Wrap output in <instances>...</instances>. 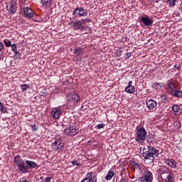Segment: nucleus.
Instances as JSON below:
<instances>
[{
	"mask_svg": "<svg viewBox=\"0 0 182 182\" xmlns=\"http://www.w3.org/2000/svg\"><path fill=\"white\" fill-rule=\"evenodd\" d=\"M132 56V53H127V57L130 58Z\"/></svg>",
	"mask_w": 182,
	"mask_h": 182,
	"instance_id": "41",
	"label": "nucleus"
},
{
	"mask_svg": "<svg viewBox=\"0 0 182 182\" xmlns=\"http://www.w3.org/2000/svg\"><path fill=\"white\" fill-rule=\"evenodd\" d=\"M74 18H77V16L83 17L87 15V10L82 7H77L73 12Z\"/></svg>",
	"mask_w": 182,
	"mask_h": 182,
	"instance_id": "8",
	"label": "nucleus"
},
{
	"mask_svg": "<svg viewBox=\"0 0 182 182\" xmlns=\"http://www.w3.org/2000/svg\"><path fill=\"white\" fill-rule=\"evenodd\" d=\"M82 50H83V49H82V48H75L74 53L75 55H77V56H79V55H80V53H82Z\"/></svg>",
	"mask_w": 182,
	"mask_h": 182,
	"instance_id": "31",
	"label": "nucleus"
},
{
	"mask_svg": "<svg viewBox=\"0 0 182 182\" xmlns=\"http://www.w3.org/2000/svg\"><path fill=\"white\" fill-rule=\"evenodd\" d=\"M2 104V102H1V101H0V105Z\"/></svg>",
	"mask_w": 182,
	"mask_h": 182,
	"instance_id": "49",
	"label": "nucleus"
},
{
	"mask_svg": "<svg viewBox=\"0 0 182 182\" xmlns=\"http://www.w3.org/2000/svg\"><path fill=\"white\" fill-rule=\"evenodd\" d=\"M143 157L145 160H152V161H154L155 159L153 154H151L149 149L143 152Z\"/></svg>",
	"mask_w": 182,
	"mask_h": 182,
	"instance_id": "16",
	"label": "nucleus"
},
{
	"mask_svg": "<svg viewBox=\"0 0 182 182\" xmlns=\"http://www.w3.org/2000/svg\"><path fill=\"white\" fill-rule=\"evenodd\" d=\"M181 88V87H178L177 89L180 90Z\"/></svg>",
	"mask_w": 182,
	"mask_h": 182,
	"instance_id": "48",
	"label": "nucleus"
},
{
	"mask_svg": "<svg viewBox=\"0 0 182 182\" xmlns=\"http://www.w3.org/2000/svg\"><path fill=\"white\" fill-rule=\"evenodd\" d=\"M141 177L153 181V173L151 172V171L149 170L147 168H144Z\"/></svg>",
	"mask_w": 182,
	"mask_h": 182,
	"instance_id": "13",
	"label": "nucleus"
},
{
	"mask_svg": "<svg viewBox=\"0 0 182 182\" xmlns=\"http://www.w3.org/2000/svg\"><path fill=\"white\" fill-rule=\"evenodd\" d=\"M135 141L137 143H144L146 138L147 137V131L144 127H136V130L134 134Z\"/></svg>",
	"mask_w": 182,
	"mask_h": 182,
	"instance_id": "2",
	"label": "nucleus"
},
{
	"mask_svg": "<svg viewBox=\"0 0 182 182\" xmlns=\"http://www.w3.org/2000/svg\"><path fill=\"white\" fill-rule=\"evenodd\" d=\"M146 105L149 110H156L157 108V102L154 100H147Z\"/></svg>",
	"mask_w": 182,
	"mask_h": 182,
	"instance_id": "11",
	"label": "nucleus"
},
{
	"mask_svg": "<svg viewBox=\"0 0 182 182\" xmlns=\"http://www.w3.org/2000/svg\"><path fill=\"white\" fill-rule=\"evenodd\" d=\"M24 14L26 18H32L33 16V10L29 7H26L24 9Z\"/></svg>",
	"mask_w": 182,
	"mask_h": 182,
	"instance_id": "19",
	"label": "nucleus"
},
{
	"mask_svg": "<svg viewBox=\"0 0 182 182\" xmlns=\"http://www.w3.org/2000/svg\"><path fill=\"white\" fill-rule=\"evenodd\" d=\"M177 87V82L174 80H168L166 84V90L169 95L176 90Z\"/></svg>",
	"mask_w": 182,
	"mask_h": 182,
	"instance_id": "9",
	"label": "nucleus"
},
{
	"mask_svg": "<svg viewBox=\"0 0 182 182\" xmlns=\"http://www.w3.org/2000/svg\"><path fill=\"white\" fill-rule=\"evenodd\" d=\"M131 166L133 170H137L140 168V165H139L138 164H136L135 162H132Z\"/></svg>",
	"mask_w": 182,
	"mask_h": 182,
	"instance_id": "32",
	"label": "nucleus"
},
{
	"mask_svg": "<svg viewBox=\"0 0 182 182\" xmlns=\"http://www.w3.org/2000/svg\"><path fill=\"white\" fill-rule=\"evenodd\" d=\"M65 112V105H60L55 107H53L51 109L50 114L53 119L55 120H59L60 119V116Z\"/></svg>",
	"mask_w": 182,
	"mask_h": 182,
	"instance_id": "6",
	"label": "nucleus"
},
{
	"mask_svg": "<svg viewBox=\"0 0 182 182\" xmlns=\"http://www.w3.org/2000/svg\"><path fill=\"white\" fill-rule=\"evenodd\" d=\"M171 96L173 97H178V99H182V92L179 90H175L172 93H171Z\"/></svg>",
	"mask_w": 182,
	"mask_h": 182,
	"instance_id": "21",
	"label": "nucleus"
},
{
	"mask_svg": "<svg viewBox=\"0 0 182 182\" xmlns=\"http://www.w3.org/2000/svg\"><path fill=\"white\" fill-rule=\"evenodd\" d=\"M148 150L149 151V152L153 154V156L156 158V157H159V154H160V151H159V149H156V147L154 146H148Z\"/></svg>",
	"mask_w": 182,
	"mask_h": 182,
	"instance_id": "18",
	"label": "nucleus"
},
{
	"mask_svg": "<svg viewBox=\"0 0 182 182\" xmlns=\"http://www.w3.org/2000/svg\"><path fill=\"white\" fill-rule=\"evenodd\" d=\"M4 48V43L0 42V60H1V59H2V50H3Z\"/></svg>",
	"mask_w": 182,
	"mask_h": 182,
	"instance_id": "34",
	"label": "nucleus"
},
{
	"mask_svg": "<svg viewBox=\"0 0 182 182\" xmlns=\"http://www.w3.org/2000/svg\"><path fill=\"white\" fill-rule=\"evenodd\" d=\"M180 106H178V105H174L173 107H172V112H173V114L175 115H177L178 114V112H180Z\"/></svg>",
	"mask_w": 182,
	"mask_h": 182,
	"instance_id": "24",
	"label": "nucleus"
},
{
	"mask_svg": "<svg viewBox=\"0 0 182 182\" xmlns=\"http://www.w3.org/2000/svg\"><path fill=\"white\" fill-rule=\"evenodd\" d=\"M40 180H41V181H45V179H43V177L42 176L40 178Z\"/></svg>",
	"mask_w": 182,
	"mask_h": 182,
	"instance_id": "44",
	"label": "nucleus"
},
{
	"mask_svg": "<svg viewBox=\"0 0 182 182\" xmlns=\"http://www.w3.org/2000/svg\"><path fill=\"white\" fill-rule=\"evenodd\" d=\"M90 21V18H82L79 21H72L70 23L75 31H80L82 32L87 28V26L85 25L86 23H89Z\"/></svg>",
	"mask_w": 182,
	"mask_h": 182,
	"instance_id": "3",
	"label": "nucleus"
},
{
	"mask_svg": "<svg viewBox=\"0 0 182 182\" xmlns=\"http://www.w3.org/2000/svg\"><path fill=\"white\" fill-rule=\"evenodd\" d=\"M168 175L166 179V182H174V173H173V171L169 170L168 171Z\"/></svg>",
	"mask_w": 182,
	"mask_h": 182,
	"instance_id": "22",
	"label": "nucleus"
},
{
	"mask_svg": "<svg viewBox=\"0 0 182 182\" xmlns=\"http://www.w3.org/2000/svg\"><path fill=\"white\" fill-rule=\"evenodd\" d=\"M161 97H162V99H163L164 100H167V98L166 97V96H162Z\"/></svg>",
	"mask_w": 182,
	"mask_h": 182,
	"instance_id": "43",
	"label": "nucleus"
},
{
	"mask_svg": "<svg viewBox=\"0 0 182 182\" xmlns=\"http://www.w3.org/2000/svg\"><path fill=\"white\" fill-rule=\"evenodd\" d=\"M64 133L66 136L73 137V136H76L79 133V128L75 125H70L64 130Z\"/></svg>",
	"mask_w": 182,
	"mask_h": 182,
	"instance_id": "7",
	"label": "nucleus"
},
{
	"mask_svg": "<svg viewBox=\"0 0 182 182\" xmlns=\"http://www.w3.org/2000/svg\"><path fill=\"white\" fill-rule=\"evenodd\" d=\"M14 163L21 173H23V174L28 173V166H26L25 161L21 159V156L17 155L14 157Z\"/></svg>",
	"mask_w": 182,
	"mask_h": 182,
	"instance_id": "5",
	"label": "nucleus"
},
{
	"mask_svg": "<svg viewBox=\"0 0 182 182\" xmlns=\"http://www.w3.org/2000/svg\"><path fill=\"white\" fill-rule=\"evenodd\" d=\"M71 164L73 166H80V159H74L73 161H71Z\"/></svg>",
	"mask_w": 182,
	"mask_h": 182,
	"instance_id": "29",
	"label": "nucleus"
},
{
	"mask_svg": "<svg viewBox=\"0 0 182 182\" xmlns=\"http://www.w3.org/2000/svg\"><path fill=\"white\" fill-rule=\"evenodd\" d=\"M139 182H152L153 181L151 179H149L147 178H144V176H141L138 179Z\"/></svg>",
	"mask_w": 182,
	"mask_h": 182,
	"instance_id": "27",
	"label": "nucleus"
},
{
	"mask_svg": "<svg viewBox=\"0 0 182 182\" xmlns=\"http://www.w3.org/2000/svg\"><path fill=\"white\" fill-rule=\"evenodd\" d=\"M133 84L132 80H129L128 82V86L125 87V92L129 93V95H133L136 92V88L134 86L132 85Z\"/></svg>",
	"mask_w": 182,
	"mask_h": 182,
	"instance_id": "14",
	"label": "nucleus"
},
{
	"mask_svg": "<svg viewBox=\"0 0 182 182\" xmlns=\"http://www.w3.org/2000/svg\"><path fill=\"white\" fill-rule=\"evenodd\" d=\"M26 164H27L28 169V168H36L38 167V164L33 161H26Z\"/></svg>",
	"mask_w": 182,
	"mask_h": 182,
	"instance_id": "20",
	"label": "nucleus"
},
{
	"mask_svg": "<svg viewBox=\"0 0 182 182\" xmlns=\"http://www.w3.org/2000/svg\"><path fill=\"white\" fill-rule=\"evenodd\" d=\"M155 1H156V4H159V1H161V0H155Z\"/></svg>",
	"mask_w": 182,
	"mask_h": 182,
	"instance_id": "47",
	"label": "nucleus"
},
{
	"mask_svg": "<svg viewBox=\"0 0 182 182\" xmlns=\"http://www.w3.org/2000/svg\"><path fill=\"white\" fill-rule=\"evenodd\" d=\"M120 182H127V180H126L124 178H122Z\"/></svg>",
	"mask_w": 182,
	"mask_h": 182,
	"instance_id": "42",
	"label": "nucleus"
},
{
	"mask_svg": "<svg viewBox=\"0 0 182 182\" xmlns=\"http://www.w3.org/2000/svg\"><path fill=\"white\" fill-rule=\"evenodd\" d=\"M177 69H178V70H180V69H181V66L177 67Z\"/></svg>",
	"mask_w": 182,
	"mask_h": 182,
	"instance_id": "46",
	"label": "nucleus"
},
{
	"mask_svg": "<svg viewBox=\"0 0 182 182\" xmlns=\"http://www.w3.org/2000/svg\"><path fill=\"white\" fill-rule=\"evenodd\" d=\"M51 149L53 152L56 154H59V153H63V149H65V143H63V140L60 139H57L51 145Z\"/></svg>",
	"mask_w": 182,
	"mask_h": 182,
	"instance_id": "4",
	"label": "nucleus"
},
{
	"mask_svg": "<svg viewBox=\"0 0 182 182\" xmlns=\"http://www.w3.org/2000/svg\"><path fill=\"white\" fill-rule=\"evenodd\" d=\"M41 4L44 8H50L52 6V0H41Z\"/></svg>",
	"mask_w": 182,
	"mask_h": 182,
	"instance_id": "23",
	"label": "nucleus"
},
{
	"mask_svg": "<svg viewBox=\"0 0 182 182\" xmlns=\"http://www.w3.org/2000/svg\"><path fill=\"white\" fill-rule=\"evenodd\" d=\"M175 127L177 129H180L181 127V124H180V123L176 124Z\"/></svg>",
	"mask_w": 182,
	"mask_h": 182,
	"instance_id": "40",
	"label": "nucleus"
},
{
	"mask_svg": "<svg viewBox=\"0 0 182 182\" xmlns=\"http://www.w3.org/2000/svg\"><path fill=\"white\" fill-rule=\"evenodd\" d=\"M105 127V124H99L95 127V129L100 130V129H103Z\"/></svg>",
	"mask_w": 182,
	"mask_h": 182,
	"instance_id": "37",
	"label": "nucleus"
},
{
	"mask_svg": "<svg viewBox=\"0 0 182 182\" xmlns=\"http://www.w3.org/2000/svg\"><path fill=\"white\" fill-rule=\"evenodd\" d=\"M52 181V176L47 177L46 179H44V182H50Z\"/></svg>",
	"mask_w": 182,
	"mask_h": 182,
	"instance_id": "39",
	"label": "nucleus"
},
{
	"mask_svg": "<svg viewBox=\"0 0 182 182\" xmlns=\"http://www.w3.org/2000/svg\"><path fill=\"white\" fill-rule=\"evenodd\" d=\"M28 88H29V85H28L26 84L21 85V89L22 92H26V90H28Z\"/></svg>",
	"mask_w": 182,
	"mask_h": 182,
	"instance_id": "33",
	"label": "nucleus"
},
{
	"mask_svg": "<svg viewBox=\"0 0 182 182\" xmlns=\"http://www.w3.org/2000/svg\"><path fill=\"white\" fill-rule=\"evenodd\" d=\"M176 1H177V0H171L169 1L170 6H174L176 5Z\"/></svg>",
	"mask_w": 182,
	"mask_h": 182,
	"instance_id": "38",
	"label": "nucleus"
},
{
	"mask_svg": "<svg viewBox=\"0 0 182 182\" xmlns=\"http://www.w3.org/2000/svg\"><path fill=\"white\" fill-rule=\"evenodd\" d=\"M30 127H31L32 132H37L38 131V127H36V124H30Z\"/></svg>",
	"mask_w": 182,
	"mask_h": 182,
	"instance_id": "36",
	"label": "nucleus"
},
{
	"mask_svg": "<svg viewBox=\"0 0 182 182\" xmlns=\"http://www.w3.org/2000/svg\"><path fill=\"white\" fill-rule=\"evenodd\" d=\"M10 48H11V50L14 52V53H15V55H18L19 53L16 44H11Z\"/></svg>",
	"mask_w": 182,
	"mask_h": 182,
	"instance_id": "26",
	"label": "nucleus"
},
{
	"mask_svg": "<svg viewBox=\"0 0 182 182\" xmlns=\"http://www.w3.org/2000/svg\"><path fill=\"white\" fill-rule=\"evenodd\" d=\"M6 8L10 14H15L18 9V6L15 1H11L7 4Z\"/></svg>",
	"mask_w": 182,
	"mask_h": 182,
	"instance_id": "10",
	"label": "nucleus"
},
{
	"mask_svg": "<svg viewBox=\"0 0 182 182\" xmlns=\"http://www.w3.org/2000/svg\"><path fill=\"white\" fill-rule=\"evenodd\" d=\"M114 176V171H109L108 173L105 176V180H112Z\"/></svg>",
	"mask_w": 182,
	"mask_h": 182,
	"instance_id": "25",
	"label": "nucleus"
},
{
	"mask_svg": "<svg viewBox=\"0 0 182 182\" xmlns=\"http://www.w3.org/2000/svg\"><path fill=\"white\" fill-rule=\"evenodd\" d=\"M164 85L163 83H157L155 82L153 84L154 89L160 90L161 87H163Z\"/></svg>",
	"mask_w": 182,
	"mask_h": 182,
	"instance_id": "28",
	"label": "nucleus"
},
{
	"mask_svg": "<svg viewBox=\"0 0 182 182\" xmlns=\"http://www.w3.org/2000/svg\"><path fill=\"white\" fill-rule=\"evenodd\" d=\"M66 105L68 109H75V106L80 103V97L79 95L73 92L66 95Z\"/></svg>",
	"mask_w": 182,
	"mask_h": 182,
	"instance_id": "1",
	"label": "nucleus"
},
{
	"mask_svg": "<svg viewBox=\"0 0 182 182\" xmlns=\"http://www.w3.org/2000/svg\"><path fill=\"white\" fill-rule=\"evenodd\" d=\"M80 182H97V179L93 177V172H89Z\"/></svg>",
	"mask_w": 182,
	"mask_h": 182,
	"instance_id": "12",
	"label": "nucleus"
},
{
	"mask_svg": "<svg viewBox=\"0 0 182 182\" xmlns=\"http://www.w3.org/2000/svg\"><path fill=\"white\" fill-rule=\"evenodd\" d=\"M0 110L2 112V113H6V108L5 107V105L1 104L0 105Z\"/></svg>",
	"mask_w": 182,
	"mask_h": 182,
	"instance_id": "35",
	"label": "nucleus"
},
{
	"mask_svg": "<svg viewBox=\"0 0 182 182\" xmlns=\"http://www.w3.org/2000/svg\"><path fill=\"white\" fill-rule=\"evenodd\" d=\"M4 43L6 48H11L12 46V43L11 42L10 40L6 39L4 41Z\"/></svg>",
	"mask_w": 182,
	"mask_h": 182,
	"instance_id": "30",
	"label": "nucleus"
},
{
	"mask_svg": "<svg viewBox=\"0 0 182 182\" xmlns=\"http://www.w3.org/2000/svg\"><path fill=\"white\" fill-rule=\"evenodd\" d=\"M166 1V2L167 3V4H168L169 2H170V1H171V0H165Z\"/></svg>",
	"mask_w": 182,
	"mask_h": 182,
	"instance_id": "45",
	"label": "nucleus"
},
{
	"mask_svg": "<svg viewBox=\"0 0 182 182\" xmlns=\"http://www.w3.org/2000/svg\"><path fill=\"white\" fill-rule=\"evenodd\" d=\"M141 21L145 25V26H151L153 25V20L149 16H146L145 17L141 18Z\"/></svg>",
	"mask_w": 182,
	"mask_h": 182,
	"instance_id": "15",
	"label": "nucleus"
},
{
	"mask_svg": "<svg viewBox=\"0 0 182 182\" xmlns=\"http://www.w3.org/2000/svg\"><path fill=\"white\" fill-rule=\"evenodd\" d=\"M165 163L167 164V166L171 167V168H177V161L173 159L165 160Z\"/></svg>",
	"mask_w": 182,
	"mask_h": 182,
	"instance_id": "17",
	"label": "nucleus"
}]
</instances>
